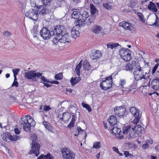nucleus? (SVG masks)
Segmentation results:
<instances>
[{
    "label": "nucleus",
    "instance_id": "1",
    "mask_svg": "<svg viewBox=\"0 0 159 159\" xmlns=\"http://www.w3.org/2000/svg\"><path fill=\"white\" fill-rule=\"evenodd\" d=\"M72 17L76 19L75 24L76 27L79 28L80 27H82L85 24V20L89 16L88 12L84 11L82 14L78 10H75L73 12L71 15Z\"/></svg>",
    "mask_w": 159,
    "mask_h": 159
},
{
    "label": "nucleus",
    "instance_id": "2",
    "mask_svg": "<svg viewBox=\"0 0 159 159\" xmlns=\"http://www.w3.org/2000/svg\"><path fill=\"white\" fill-rule=\"evenodd\" d=\"M129 111L135 117L134 119L132 122L133 127L132 129H133L135 131L138 132V133L141 132L143 128L139 125H137L141 117L139 110L135 107H132L129 108Z\"/></svg>",
    "mask_w": 159,
    "mask_h": 159
},
{
    "label": "nucleus",
    "instance_id": "3",
    "mask_svg": "<svg viewBox=\"0 0 159 159\" xmlns=\"http://www.w3.org/2000/svg\"><path fill=\"white\" fill-rule=\"evenodd\" d=\"M20 124L21 126L23 127L25 131H30L31 127H34L36 124V123L30 115H27L26 116H22Z\"/></svg>",
    "mask_w": 159,
    "mask_h": 159
},
{
    "label": "nucleus",
    "instance_id": "4",
    "mask_svg": "<svg viewBox=\"0 0 159 159\" xmlns=\"http://www.w3.org/2000/svg\"><path fill=\"white\" fill-rule=\"evenodd\" d=\"M145 74H146L147 73L145 72ZM134 74L135 79L137 80L147 79L145 75H144L143 68L139 65H137L136 66L134 69Z\"/></svg>",
    "mask_w": 159,
    "mask_h": 159
},
{
    "label": "nucleus",
    "instance_id": "5",
    "mask_svg": "<svg viewBox=\"0 0 159 159\" xmlns=\"http://www.w3.org/2000/svg\"><path fill=\"white\" fill-rule=\"evenodd\" d=\"M62 157L64 159H75V153L71 150L66 148H62L61 151Z\"/></svg>",
    "mask_w": 159,
    "mask_h": 159
},
{
    "label": "nucleus",
    "instance_id": "6",
    "mask_svg": "<svg viewBox=\"0 0 159 159\" xmlns=\"http://www.w3.org/2000/svg\"><path fill=\"white\" fill-rule=\"evenodd\" d=\"M37 140H32V148L28 153L29 154H34L36 157L39 156V153L40 144L37 142Z\"/></svg>",
    "mask_w": 159,
    "mask_h": 159
},
{
    "label": "nucleus",
    "instance_id": "7",
    "mask_svg": "<svg viewBox=\"0 0 159 159\" xmlns=\"http://www.w3.org/2000/svg\"><path fill=\"white\" fill-rule=\"evenodd\" d=\"M102 82L100 86L101 89L104 90H107L112 86V80L111 76H108L105 78Z\"/></svg>",
    "mask_w": 159,
    "mask_h": 159
},
{
    "label": "nucleus",
    "instance_id": "8",
    "mask_svg": "<svg viewBox=\"0 0 159 159\" xmlns=\"http://www.w3.org/2000/svg\"><path fill=\"white\" fill-rule=\"evenodd\" d=\"M129 49H121L120 50V55L121 58L126 61H129L131 59V54L129 52Z\"/></svg>",
    "mask_w": 159,
    "mask_h": 159
},
{
    "label": "nucleus",
    "instance_id": "9",
    "mask_svg": "<svg viewBox=\"0 0 159 159\" xmlns=\"http://www.w3.org/2000/svg\"><path fill=\"white\" fill-rule=\"evenodd\" d=\"M25 75L27 79L34 81H36L38 78H40V73H36L34 71L25 72Z\"/></svg>",
    "mask_w": 159,
    "mask_h": 159
},
{
    "label": "nucleus",
    "instance_id": "10",
    "mask_svg": "<svg viewBox=\"0 0 159 159\" xmlns=\"http://www.w3.org/2000/svg\"><path fill=\"white\" fill-rule=\"evenodd\" d=\"M25 14L26 16L35 21L38 20L39 16L38 12L33 9L26 11Z\"/></svg>",
    "mask_w": 159,
    "mask_h": 159
},
{
    "label": "nucleus",
    "instance_id": "11",
    "mask_svg": "<svg viewBox=\"0 0 159 159\" xmlns=\"http://www.w3.org/2000/svg\"><path fill=\"white\" fill-rule=\"evenodd\" d=\"M64 29V26L62 25H58L54 27L53 29L51 30V34L53 35H58L60 34L62 35L63 31Z\"/></svg>",
    "mask_w": 159,
    "mask_h": 159
},
{
    "label": "nucleus",
    "instance_id": "12",
    "mask_svg": "<svg viewBox=\"0 0 159 159\" xmlns=\"http://www.w3.org/2000/svg\"><path fill=\"white\" fill-rule=\"evenodd\" d=\"M51 31H50L47 28H43L40 30V36L44 39H48L51 36Z\"/></svg>",
    "mask_w": 159,
    "mask_h": 159
},
{
    "label": "nucleus",
    "instance_id": "13",
    "mask_svg": "<svg viewBox=\"0 0 159 159\" xmlns=\"http://www.w3.org/2000/svg\"><path fill=\"white\" fill-rule=\"evenodd\" d=\"M133 127V124L132 122L130 125L127 126H125L123 128V135L120 136V139H127V137L126 135H128L127 133L128 131H130L132 130V127Z\"/></svg>",
    "mask_w": 159,
    "mask_h": 159
},
{
    "label": "nucleus",
    "instance_id": "14",
    "mask_svg": "<svg viewBox=\"0 0 159 159\" xmlns=\"http://www.w3.org/2000/svg\"><path fill=\"white\" fill-rule=\"evenodd\" d=\"M119 26H122L124 29L128 30H131L134 28L133 25L130 23L126 21H123L119 23Z\"/></svg>",
    "mask_w": 159,
    "mask_h": 159
},
{
    "label": "nucleus",
    "instance_id": "15",
    "mask_svg": "<svg viewBox=\"0 0 159 159\" xmlns=\"http://www.w3.org/2000/svg\"><path fill=\"white\" fill-rule=\"evenodd\" d=\"M114 110L115 114L119 116L124 115L126 111L125 109L122 106L116 107L115 108Z\"/></svg>",
    "mask_w": 159,
    "mask_h": 159
},
{
    "label": "nucleus",
    "instance_id": "16",
    "mask_svg": "<svg viewBox=\"0 0 159 159\" xmlns=\"http://www.w3.org/2000/svg\"><path fill=\"white\" fill-rule=\"evenodd\" d=\"M90 57L93 59H97L100 58L102 56L101 51L99 50H92Z\"/></svg>",
    "mask_w": 159,
    "mask_h": 159
},
{
    "label": "nucleus",
    "instance_id": "17",
    "mask_svg": "<svg viewBox=\"0 0 159 159\" xmlns=\"http://www.w3.org/2000/svg\"><path fill=\"white\" fill-rule=\"evenodd\" d=\"M70 37L68 33L63 35L61 38L60 39V43H69L70 41Z\"/></svg>",
    "mask_w": 159,
    "mask_h": 159
},
{
    "label": "nucleus",
    "instance_id": "18",
    "mask_svg": "<svg viewBox=\"0 0 159 159\" xmlns=\"http://www.w3.org/2000/svg\"><path fill=\"white\" fill-rule=\"evenodd\" d=\"M80 27L79 28L76 27V25L75 27H74L71 30V34L72 37L74 39H76L77 37L80 35V33L78 31V30L80 29Z\"/></svg>",
    "mask_w": 159,
    "mask_h": 159
},
{
    "label": "nucleus",
    "instance_id": "19",
    "mask_svg": "<svg viewBox=\"0 0 159 159\" xmlns=\"http://www.w3.org/2000/svg\"><path fill=\"white\" fill-rule=\"evenodd\" d=\"M108 121L111 126V127L113 126L116 124L117 122V118L115 116L112 115L110 117L108 120Z\"/></svg>",
    "mask_w": 159,
    "mask_h": 159
},
{
    "label": "nucleus",
    "instance_id": "20",
    "mask_svg": "<svg viewBox=\"0 0 159 159\" xmlns=\"http://www.w3.org/2000/svg\"><path fill=\"white\" fill-rule=\"evenodd\" d=\"M151 86L155 90H159V80L157 79L153 80L152 82Z\"/></svg>",
    "mask_w": 159,
    "mask_h": 159
},
{
    "label": "nucleus",
    "instance_id": "21",
    "mask_svg": "<svg viewBox=\"0 0 159 159\" xmlns=\"http://www.w3.org/2000/svg\"><path fill=\"white\" fill-rule=\"evenodd\" d=\"M43 124L45 127V129H47L48 131L51 132H53V128L51 126V124L49 123L48 122L44 121L43 122Z\"/></svg>",
    "mask_w": 159,
    "mask_h": 159
},
{
    "label": "nucleus",
    "instance_id": "22",
    "mask_svg": "<svg viewBox=\"0 0 159 159\" xmlns=\"http://www.w3.org/2000/svg\"><path fill=\"white\" fill-rule=\"evenodd\" d=\"M135 131L133 129H132L129 132V134L126 135V137L129 139H134L136 137L138 136V133H135Z\"/></svg>",
    "mask_w": 159,
    "mask_h": 159
},
{
    "label": "nucleus",
    "instance_id": "23",
    "mask_svg": "<svg viewBox=\"0 0 159 159\" xmlns=\"http://www.w3.org/2000/svg\"><path fill=\"white\" fill-rule=\"evenodd\" d=\"M102 26L97 25H94L92 29L93 32L96 34L99 33L102 30Z\"/></svg>",
    "mask_w": 159,
    "mask_h": 159
},
{
    "label": "nucleus",
    "instance_id": "24",
    "mask_svg": "<svg viewBox=\"0 0 159 159\" xmlns=\"http://www.w3.org/2000/svg\"><path fill=\"white\" fill-rule=\"evenodd\" d=\"M110 130L111 131L112 133L113 134H115L116 135H119V136L118 137H120V133L121 132V130L117 127H114Z\"/></svg>",
    "mask_w": 159,
    "mask_h": 159
},
{
    "label": "nucleus",
    "instance_id": "25",
    "mask_svg": "<svg viewBox=\"0 0 159 159\" xmlns=\"http://www.w3.org/2000/svg\"><path fill=\"white\" fill-rule=\"evenodd\" d=\"M148 9L153 12H157V11L156 5L152 2H150L148 6Z\"/></svg>",
    "mask_w": 159,
    "mask_h": 159
},
{
    "label": "nucleus",
    "instance_id": "26",
    "mask_svg": "<svg viewBox=\"0 0 159 159\" xmlns=\"http://www.w3.org/2000/svg\"><path fill=\"white\" fill-rule=\"evenodd\" d=\"M6 137L7 139H20V137L17 135H14L12 136L11 134L9 133H7L5 134Z\"/></svg>",
    "mask_w": 159,
    "mask_h": 159
},
{
    "label": "nucleus",
    "instance_id": "27",
    "mask_svg": "<svg viewBox=\"0 0 159 159\" xmlns=\"http://www.w3.org/2000/svg\"><path fill=\"white\" fill-rule=\"evenodd\" d=\"M81 79L78 77H72L70 80V82L72 86H74L80 81Z\"/></svg>",
    "mask_w": 159,
    "mask_h": 159
},
{
    "label": "nucleus",
    "instance_id": "28",
    "mask_svg": "<svg viewBox=\"0 0 159 159\" xmlns=\"http://www.w3.org/2000/svg\"><path fill=\"white\" fill-rule=\"evenodd\" d=\"M54 157L50 153H48L45 155H40V159H54Z\"/></svg>",
    "mask_w": 159,
    "mask_h": 159
},
{
    "label": "nucleus",
    "instance_id": "29",
    "mask_svg": "<svg viewBox=\"0 0 159 159\" xmlns=\"http://www.w3.org/2000/svg\"><path fill=\"white\" fill-rule=\"evenodd\" d=\"M123 68L124 70H126L131 71L133 69L132 64L130 63L125 64Z\"/></svg>",
    "mask_w": 159,
    "mask_h": 159
},
{
    "label": "nucleus",
    "instance_id": "30",
    "mask_svg": "<svg viewBox=\"0 0 159 159\" xmlns=\"http://www.w3.org/2000/svg\"><path fill=\"white\" fill-rule=\"evenodd\" d=\"M71 115L69 112H66L63 113V121L64 122L68 121L70 118Z\"/></svg>",
    "mask_w": 159,
    "mask_h": 159
},
{
    "label": "nucleus",
    "instance_id": "31",
    "mask_svg": "<svg viewBox=\"0 0 159 159\" xmlns=\"http://www.w3.org/2000/svg\"><path fill=\"white\" fill-rule=\"evenodd\" d=\"M81 66V61L80 62L76 65V68L75 69V71L76 72V73L78 76H80V69Z\"/></svg>",
    "mask_w": 159,
    "mask_h": 159
},
{
    "label": "nucleus",
    "instance_id": "32",
    "mask_svg": "<svg viewBox=\"0 0 159 159\" xmlns=\"http://www.w3.org/2000/svg\"><path fill=\"white\" fill-rule=\"evenodd\" d=\"M119 44L117 43H108L107 44V48H111V49H113L114 48H116L118 46Z\"/></svg>",
    "mask_w": 159,
    "mask_h": 159
},
{
    "label": "nucleus",
    "instance_id": "33",
    "mask_svg": "<svg viewBox=\"0 0 159 159\" xmlns=\"http://www.w3.org/2000/svg\"><path fill=\"white\" fill-rule=\"evenodd\" d=\"M90 13L92 15H94L97 11V9H96L95 6L93 4H90Z\"/></svg>",
    "mask_w": 159,
    "mask_h": 159
},
{
    "label": "nucleus",
    "instance_id": "34",
    "mask_svg": "<svg viewBox=\"0 0 159 159\" xmlns=\"http://www.w3.org/2000/svg\"><path fill=\"white\" fill-rule=\"evenodd\" d=\"M83 67L85 70H89L91 68V66L89 63L86 61H85L83 64Z\"/></svg>",
    "mask_w": 159,
    "mask_h": 159
},
{
    "label": "nucleus",
    "instance_id": "35",
    "mask_svg": "<svg viewBox=\"0 0 159 159\" xmlns=\"http://www.w3.org/2000/svg\"><path fill=\"white\" fill-rule=\"evenodd\" d=\"M95 19V16L93 15H91L89 18L88 20L87 21V25H90V23L92 22Z\"/></svg>",
    "mask_w": 159,
    "mask_h": 159
},
{
    "label": "nucleus",
    "instance_id": "36",
    "mask_svg": "<svg viewBox=\"0 0 159 159\" xmlns=\"http://www.w3.org/2000/svg\"><path fill=\"white\" fill-rule=\"evenodd\" d=\"M34 35V39L33 40V43L34 44H39V38H37L36 35Z\"/></svg>",
    "mask_w": 159,
    "mask_h": 159
},
{
    "label": "nucleus",
    "instance_id": "37",
    "mask_svg": "<svg viewBox=\"0 0 159 159\" xmlns=\"http://www.w3.org/2000/svg\"><path fill=\"white\" fill-rule=\"evenodd\" d=\"M155 15L156 17L155 21V23H153L152 25H155L156 27H159V18L156 14H155Z\"/></svg>",
    "mask_w": 159,
    "mask_h": 159
},
{
    "label": "nucleus",
    "instance_id": "38",
    "mask_svg": "<svg viewBox=\"0 0 159 159\" xmlns=\"http://www.w3.org/2000/svg\"><path fill=\"white\" fill-rule=\"evenodd\" d=\"M82 105L84 107L86 108L89 112L91 111V108L88 104L83 102L82 103Z\"/></svg>",
    "mask_w": 159,
    "mask_h": 159
},
{
    "label": "nucleus",
    "instance_id": "39",
    "mask_svg": "<svg viewBox=\"0 0 159 159\" xmlns=\"http://www.w3.org/2000/svg\"><path fill=\"white\" fill-rule=\"evenodd\" d=\"M101 147V143L99 142H95L93 143V147L94 148H99Z\"/></svg>",
    "mask_w": 159,
    "mask_h": 159
},
{
    "label": "nucleus",
    "instance_id": "40",
    "mask_svg": "<svg viewBox=\"0 0 159 159\" xmlns=\"http://www.w3.org/2000/svg\"><path fill=\"white\" fill-rule=\"evenodd\" d=\"M137 15L139 17L141 20V21L143 22H144L145 21V20L144 19V16L141 13L138 12L137 13Z\"/></svg>",
    "mask_w": 159,
    "mask_h": 159
},
{
    "label": "nucleus",
    "instance_id": "41",
    "mask_svg": "<svg viewBox=\"0 0 159 159\" xmlns=\"http://www.w3.org/2000/svg\"><path fill=\"white\" fill-rule=\"evenodd\" d=\"M103 6L104 7L108 10H111L112 9V6L107 3H103Z\"/></svg>",
    "mask_w": 159,
    "mask_h": 159
},
{
    "label": "nucleus",
    "instance_id": "42",
    "mask_svg": "<svg viewBox=\"0 0 159 159\" xmlns=\"http://www.w3.org/2000/svg\"><path fill=\"white\" fill-rule=\"evenodd\" d=\"M40 79L43 81V83H45L46 82L47 83H49L50 81L49 80L47 79L45 77L43 76H42V74L40 73Z\"/></svg>",
    "mask_w": 159,
    "mask_h": 159
},
{
    "label": "nucleus",
    "instance_id": "43",
    "mask_svg": "<svg viewBox=\"0 0 159 159\" xmlns=\"http://www.w3.org/2000/svg\"><path fill=\"white\" fill-rule=\"evenodd\" d=\"M20 70L19 69H15L13 70V72L14 74V76L15 78V80H16V75L18 74V72Z\"/></svg>",
    "mask_w": 159,
    "mask_h": 159
},
{
    "label": "nucleus",
    "instance_id": "44",
    "mask_svg": "<svg viewBox=\"0 0 159 159\" xmlns=\"http://www.w3.org/2000/svg\"><path fill=\"white\" fill-rule=\"evenodd\" d=\"M63 75L62 73H60L55 75V78L57 80H61L62 79Z\"/></svg>",
    "mask_w": 159,
    "mask_h": 159
},
{
    "label": "nucleus",
    "instance_id": "45",
    "mask_svg": "<svg viewBox=\"0 0 159 159\" xmlns=\"http://www.w3.org/2000/svg\"><path fill=\"white\" fill-rule=\"evenodd\" d=\"M38 24L37 25H36L34 26L33 28L32 29V32L35 34H36L38 33L37 29L38 28Z\"/></svg>",
    "mask_w": 159,
    "mask_h": 159
},
{
    "label": "nucleus",
    "instance_id": "46",
    "mask_svg": "<svg viewBox=\"0 0 159 159\" xmlns=\"http://www.w3.org/2000/svg\"><path fill=\"white\" fill-rule=\"evenodd\" d=\"M126 83L125 81V80H120V82L119 83V86L120 87L123 88L124 85Z\"/></svg>",
    "mask_w": 159,
    "mask_h": 159
},
{
    "label": "nucleus",
    "instance_id": "47",
    "mask_svg": "<svg viewBox=\"0 0 159 159\" xmlns=\"http://www.w3.org/2000/svg\"><path fill=\"white\" fill-rule=\"evenodd\" d=\"M40 13H42V14H44L45 12L46 7H44V6H40Z\"/></svg>",
    "mask_w": 159,
    "mask_h": 159
},
{
    "label": "nucleus",
    "instance_id": "48",
    "mask_svg": "<svg viewBox=\"0 0 159 159\" xmlns=\"http://www.w3.org/2000/svg\"><path fill=\"white\" fill-rule=\"evenodd\" d=\"M77 130L78 131V134H80L81 133H85L84 130L82 129L80 127L78 126L77 127Z\"/></svg>",
    "mask_w": 159,
    "mask_h": 159
},
{
    "label": "nucleus",
    "instance_id": "49",
    "mask_svg": "<svg viewBox=\"0 0 159 159\" xmlns=\"http://www.w3.org/2000/svg\"><path fill=\"white\" fill-rule=\"evenodd\" d=\"M57 36L55 37L53 39L52 41L53 43H54L55 44H56L57 43H60V39L58 38Z\"/></svg>",
    "mask_w": 159,
    "mask_h": 159
},
{
    "label": "nucleus",
    "instance_id": "50",
    "mask_svg": "<svg viewBox=\"0 0 159 159\" xmlns=\"http://www.w3.org/2000/svg\"><path fill=\"white\" fill-rule=\"evenodd\" d=\"M21 129L20 128H16L14 129V131L15 133L16 134H19L20 132V130Z\"/></svg>",
    "mask_w": 159,
    "mask_h": 159
},
{
    "label": "nucleus",
    "instance_id": "51",
    "mask_svg": "<svg viewBox=\"0 0 159 159\" xmlns=\"http://www.w3.org/2000/svg\"><path fill=\"white\" fill-rule=\"evenodd\" d=\"M50 106H44L43 107V109L45 111H47L51 109Z\"/></svg>",
    "mask_w": 159,
    "mask_h": 159
},
{
    "label": "nucleus",
    "instance_id": "52",
    "mask_svg": "<svg viewBox=\"0 0 159 159\" xmlns=\"http://www.w3.org/2000/svg\"><path fill=\"white\" fill-rule=\"evenodd\" d=\"M30 139H37V135L35 134H31L30 135Z\"/></svg>",
    "mask_w": 159,
    "mask_h": 159
},
{
    "label": "nucleus",
    "instance_id": "53",
    "mask_svg": "<svg viewBox=\"0 0 159 159\" xmlns=\"http://www.w3.org/2000/svg\"><path fill=\"white\" fill-rule=\"evenodd\" d=\"M159 66V63H157L156 65L154 66L153 69L152 70V73L154 74L155 71H156L158 67Z\"/></svg>",
    "mask_w": 159,
    "mask_h": 159
},
{
    "label": "nucleus",
    "instance_id": "54",
    "mask_svg": "<svg viewBox=\"0 0 159 159\" xmlns=\"http://www.w3.org/2000/svg\"><path fill=\"white\" fill-rule=\"evenodd\" d=\"M42 2L43 4L45 6L48 5L50 3L49 0H42Z\"/></svg>",
    "mask_w": 159,
    "mask_h": 159
},
{
    "label": "nucleus",
    "instance_id": "55",
    "mask_svg": "<svg viewBox=\"0 0 159 159\" xmlns=\"http://www.w3.org/2000/svg\"><path fill=\"white\" fill-rule=\"evenodd\" d=\"M137 2L136 1H132L131 3V6L132 8L134 7L136 5Z\"/></svg>",
    "mask_w": 159,
    "mask_h": 159
},
{
    "label": "nucleus",
    "instance_id": "56",
    "mask_svg": "<svg viewBox=\"0 0 159 159\" xmlns=\"http://www.w3.org/2000/svg\"><path fill=\"white\" fill-rule=\"evenodd\" d=\"M74 124H75L74 122H73L71 121L70 122V123L68 125L67 127L68 128H71L74 126Z\"/></svg>",
    "mask_w": 159,
    "mask_h": 159
},
{
    "label": "nucleus",
    "instance_id": "57",
    "mask_svg": "<svg viewBox=\"0 0 159 159\" xmlns=\"http://www.w3.org/2000/svg\"><path fill=\"white\" fill-rule=\"evenodd\" d=\"M63 113L59 114L58 115V117L59 118L60 120L63 121Z\"/></svg>",
    "mask_w": 159,
    "mask_h": 159
},
{
    "label": "nucleus",
    "instance_id": "58",
    "mask_svg": "<svg viewBox=\"0 0 159 159\" xmlns=\"http://www.w3.org/2000/svg\"><path fill=\"white\" fill-rule=\"evenodd\" d=\"M16 80H14V82H13L12 86H15L16 87H18V84L17 82L16 81H15Z\"/></svg>",
    "mask_w": 159,
    "mask_h": 159
},
{
    "label": "nucleus",
    "instance_id": "59",
    "mask_svg": "<svg viewBox=\"0 0 159 159\" xmlns=\"http://www.w3.org/2000/svg\"><path fill=\"white\" fill-rule=\"evenodd\" d=\"M149 147V145L147 143L144 144L143 145L142 148L144 149H147Z\"/></svg>",
    "mask_w": 159,
    "mask_h": 159
},
{
    "label": "nucleus",
    "instance_id": "60",
    "mask_svg": "<svg viewBox=\"0 0 159 159\" xmlns=\"http://www.w3.org/2000/svg\"><path fill=\"white\" fill-rule=\"evenodd\" d=\"M124 154L125 157H128L130 156V154L129 153V152L128 151H124Z\"/></svg>",
    "mask_w": 159,
    "mask_h": 159
},
{
    "label": "nucleus",
    "instance_id": "61",
    "mask_svg": "<svg viewBox=\"0 0 159 159\" xmlns=\"http://www.w3.org/2000/svg\"><path fill=\"white\" fill-rule=\"evenodd\" d=\"M3 34L4 35H6L7 36H9L11 35V33L8 31H5L3 32Z\"/></svg>",
    "mask_w": 159,
    "mask_h": 159
},
{
    "label": "nucleus",
    "instance_id": "62",
    "mask_svg": "<svg viewBox=\"0 0 159 159\" xmlns=\"http://www.w3.org/2000/svg\"><path fill=\"white\" fill-rule=\"evenodd\" d=\"M113 150L115 152H116L117 153H119V150L118 148L116 147H113L112 148Z\"/></svg>",
    "mask_w": 159,
    "mask_h": 159
},
{
    "label": "nucleus",
    "instance_id": "63",
    "mask_svg": "<svg viewBox=\"0 0 159 159\" xmlns=\"http://www.w3.org/2000/svg\"><path fill=\"white\" fill-rule=\"evenodd\" d=\"M49 83L57 84H59V82L56 80H55V81H50V82Z\"/></svg>",
    "mask_w": 159,
    "mask_h": 159
},
{
    "label": "nucleus",
    "instance_id": "64",
    "mask_svg": "<svg viewBox=\"0 0 159 159\" xmlns=\"http://www.w3.org/2000/svg\"><path fill=\"white\" fill-rule=\"evenodd\" d=\"M76 119V116L75 115H72V118L71 120V121L73 122L74 123H75V121Z\"/></svg>",
    "mask_w": 159,
    "mask_h": 159
}]
</instances>
